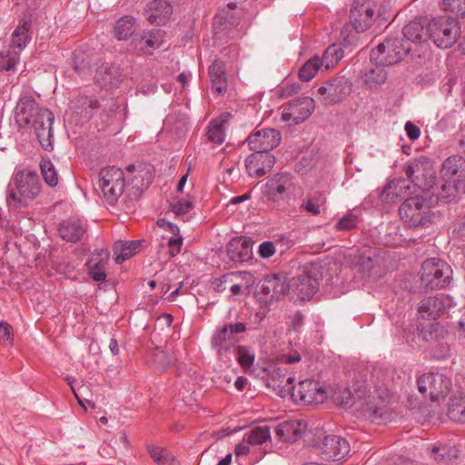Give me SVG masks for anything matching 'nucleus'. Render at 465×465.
<instances>
[{"label":"nucleus","mask_w":465,"mask_h":465,"mask_svg":"<svg viewBox=\"0 0 465 465\" xmlns=\"http://www.w3.org/2000/svg\"><path fill=\"white\" fill-rule=\"evenodd\" d=\"M149 454L151 458L158 463H163L166 460V458L163 456L164 450L160 447H149L148 449Z\"/></svg>","instance_id":"62"},{"label":"nucleus","mask_w":465,"mask_h":465,"mask_svg":"<svg viewBox=\"0 0 465 465\" xmlns=\"http://www.w3.org/2000/svg\"><path fill=\"white\" fill-rule=\"evenodd\" d=\"M97 83L104 88L117 87L124 80V74L119 66L112 64L102 68L96 75Z\"/></svg>","instance_id":"34"},{"label":"nucleus","mask_w":465,"mask_h":465,"mask_svg":"<svg viewBox=\"0 0 465 465\" xmlns=\"http://www.w3.org/2000/svg\"><path fill=\"white\" fill-rule=\"evenodd\" d=\"M386 79L387 71L384 69V66L381 65H378L374 69L369 70L364 76L365 84L371 88L382 84L385 83Z\"/></svg>","instance_id":"49"},{"label":"nucleus","mask_w":465,"mask_h":465,"mask_svg":"<svg viewBox=\"0 0 465 465\" xmlns=\"http://www.w3.org/2000/svg\"><path fill=\"white\" fill-rule=\"evenodd\" d=\"M57 230L60 237L68 242L82 241L87 231L80 219L73 217L62 221Z\"/></svg>","instance_id":"25"},{"label":"nucleus","mask_w":465,"mask_h":465,"mask_svg":"<svg viewBox=\"0 0 465 465\" xmlns=\"http://www.w3.org/2000/svg\"><path fill=\"white\" fill-rule=\"evenodd\" d=\"M405 131H406L407 136L411 141H415L420 135V128L417 125H415L414 124H412L411 122H407L405 124Z\"/></svg>","instance_id":"63"},{"label":"nucleus","mask_w":465,"mask_h":465,"mask_svg":"<svg viewBox=\"0 0 465 465\" xmlns=\"http://www.w3.org/2000/svg\"><path fill=\"white\" fill-rule=\"evenodd\" d=\"M167 244L169 247L170 256L174 257L181 252V247L183 244V237L182 236L171 237L168 240Z\"/></svg>","instance_id":"59"},{"label":"nucleus","mask_w":465,"mask_h":465,"mask_svg":"<svg viewBox=\"0 0 465 465\" xmlns=\"http://www.w3.org/2000/svg\"><path fill=\"white\" fill-rule=\"evenodd\" d=\"M281 133L273 128H265L250 134L247 143L253 152H270L281 143Z\"/></svg>","instance_id":"18"},{"label":"nucleus","mask_w":465,"mask_h":465,"mask_svg":"<svg viewBox=\"0 0 465 465\" xmlns=\"http://www.w3.org/2000/svg\"><path fill=\"white\" fill-rule=\"evenodd\" d=\"M442 180L465 183V158L459 155L448 157L440 169Z\"/></svg>","instance_id":"24"},{"label":"nucleus","mask_w":465,"mask_h":465,"mask_svg":"<svg viewBox=\"0 0 465 465\" xmlns=\"http://www.w3.org/2000/svg\"><path fill=\"white\" fill-rule=\"evenodd\" d=\"M193 207V203L191 201L181 199L172 204V211L176 215H184L192 211Z\"/></svg>","instance_id":"58"},{"label":"nucleus","mask_w":465,"mask_h":465,"mask_svg":"<svg viewBox=\"0 0 465 465\" xmlns=\"http://www.w3.org/2000/svg\"><path fill=\"white\" fill-rule=\"evenodd\" d=\"M302 193V189L297 183L296 178L290 173H277L271 176L263 191L268 202L277 204L289 215L296 212V200Z\"/></svg>","instance_id":"2"},{"label":"nucleus","mask_w":465,"mask_h":465,"mask_svg":"<svg viewBox=\"0 0 465 465\" xmlns=\"http://www.w3.org/2000/svg\"><path fill=\"white\" fill-rule=\"evenodd\" d=\"M404 173L409 181L421 191L430 192L436 186V171L428 157L420 156L410 161L404 167Z\"/></svg>","instance_id":"8"},{"label":"nucleus","mask_w":465,"mask_h":465,"mask_svg":"<svg viewBox=\"0 0 465 465\" xmlns=\"http://www.w3.org/2000/svg\"><path fill=\"white\" fill-rule=\"evenodd\" d=\"M451 274L450 266L442 260L426 259L420 269V282L426 290L444 289L450 284Z\"/></svg>","instance_id":"6"},{"label":"nucleus","mask_w":465,"mask_h":465,"mask_svg":"<svg viewBox=\"0 0 465 465\" xmlns=\"http://www.w3.org/2000/svg\"><path fill=\"white\" fill-rule=\"evenodd\" d=\"M343 50L338 45H330L324 52L321 61L326 64V68L333 66L343 57Z\"/></svg>","instance_id":"53"},{"label":"nucleus","mask_w":465,"mask_h":465,"mask_svg":"<svg viewBox=\"0 0 465 465\" xmlns=\"http://www.w3.org/2000/svg\"><path fill=\"white\" fill-rule=\"evenodd\" d=\"M173 14V6L168 0L150 1L144 8L147 21L152 25H164Z\"/></svg>","instance_id":"22"},{"label":"nucleus","mask_w":465,"mask_h":465,"mask_svg":"<svg viewBox=\"0 0 465 465\" xmlns=\"http://www.w3.org/2000/svg\"><path fill=\"white\" fill-rule=\"evenodd\" d=\"M71 108L84 119H90L94 114V110L100 107L97 99L91 96H77L71 101Z\"/></svg>","instance_id":"37"},{"label":"nucleus","mask_w":465,"mask_h":465,"mask_svg":"<svg viewBox=\"0 0 465 465\" xmlns=\"http://www.w3.org/2000/svg\"><path fill=\"white\" fill-rule=\"evenodd\" d=\"M301 85L297 83L290 84L286 83L282 87V95L291 96L298 93Z\"/></svg>","instance_id":"64"},{"label":"nucleus","mask_w":465,"mask_h":465,"mask_svg":"<svg viewBox=\"0 0 465 465\" xmlns=\"http://www.w3.org/2000/svg\"><path fill=\"white\" fill-rule=\"evenodd\" d=\"M252 243L251 238L245 236L232 239L226 247L229 259L234 262L249 261L252 256Z\"/></svg>","instance_id":"21"},{"label":"nucleus","mask_w":465,"mask_h":465,"mask_svg":"<svg viewBox=\"0 0 465 465\" xmlns=\"http://www.w3.org/2000/svg\"><path fill=\"white\" fill-rule=\"evenodd\" d=\"M307 430V423L301 420H285L277 425V437L285 442H296Z\"/></svg>","instance_id":"23"},{"label":"nucleus","mask_w":465,"mask_h":465,"mask_svg":"<svg viewBox=\"0 0 465 465\" xmlns=\"http://www.w3.org/2000/svg\"><path fill=\"white\" fill-rule=\"evenodd\" d=\"M275 253V246L272 242H263L259 246V254L262 258H270Z\"/></svg>","instance_id":"61"},{"label":"nucleus","mask_w":465,"mask_h":465,"mask_svg":"<svg viewBox=\"0 0 465 465\" xmlns=\"http://www.w3.org/2000/svg\"><path fill=\"white\" fill-rule=\"evenodd\" d=\"M30 29V22L24 21L22 24L18 25L12 34V46L18 49L25 48L31 39Z\"/></svg>","instance_id":"42"},{"label":"nucleus","mask_w":465,"mask_h":465,"mask_svg":"<svg viewBox=\"0 0 465 465\" xmlns=\"http://www.w3.org/2000/svg\"><path fill=\"white\" fill-rule=\"evenodd\" d=\"M448 335V331L439 322L430 323L421 331V336L425 341H439Z\"/></svg>","instance_id":"48"},{"label":"nucleus","mask_w":465,"mask_h":465,"mask_svg":"<svg viewBox=\"0 0 465 465\" xmlns=\"http://www.w3.org/2000/svg\"><path fill=\"white\" fill-rule=\"evenodd\" d=\"M135 20L132 15H124L119 18L114 25V37L121 41L134 36Z\"/></svg>","instance_id":"41"},{"label":"nucleus","mask_w":465,"mask_h":465,"mask_svg":"<svg viewBox=\"0 0 465 465\" xmlns=\"http://www.w3.org/2000/svg\"><path fill=\"white\" fill-rule=\"evenodd\" d=\"M271 438L267 426H257L245 434V440L250 445H262Z\"/></svg>","instance_id":"44"},{"label":"nucleus","mask_w":465,"mask_h":465,"mask_svg":"<svg viewBox=\"0 0 465 465\" xmlns=\"http://www.w3.org/2000/svg\"><path fill=\"white\" fill-rule=\"evenodd\" d=\"M377 18L376 5L370 0H355L350 10V23L357 33L367 31Z\"/></svg>","instance_id":"16"},{"label":"nucleus","mask_w":465,"mask_h":465,"mask_svg":"<svg viewBox=\"0 0 465 465\" xmlns=\"http://www.w3.org/2000/svg\"><path fill=\"white\" fill-rule=\"evenodd\" d=\"M236 360L238 363L244 369H250L255 359V355L253 352L250 351V349L246 346L240 345L236 347Z\"/></svg>","instance_id":"54"},{"label":"nucleus","mask_w":465,"mask_h":465,"mask_svg":"<svg viewBox=\"0 0 465 465\" xmlns=\"http://www.w3.org/2000/svg\"><path fill=\"white\" fill-rule=\"evenodd\" d=\"M236 277V273L230 272L223 274V276L216 278L213 281L212 284L213 286V289L217 292H223L226 290V285L228 283H232L234 278Z\"/></svg>","instance_id":"57"},{"label":"nucleus","mask_w":465,"mask_h":465,"mask_svg":"<svg viewBox=\"0 0 465 465\" xmlns=\"http://www.w3.org/2000/svg\"><path fill=\"white\" fill-rule=\"evenodd\" d=\"M333 401L342 408H351L355 404V398L349 388H341L334 391Z\"/></svg>","instance_id":"52"},{"label":"nucleus","mask_w":465,"mask_h":465,"mask_svg":"<svg viewBox=\"0 0 465 465\" xmlns=\"http://www.w3.org/2000/svg\"><path fill=\"white\" fill-rule=\"evenodd\" d=\"M429 208L421 197L407 198L399 208L401 219L410 227L427 226L430 223L428 218Z\"/></svg>","instance_id":"13"},{"label":"nucleus","mask_w":465,"mask_h":465,"mask_svg":"<svg viewBox=\"0 0 465 465\" xmlns=\"http://www.w3.org/2000/svg\"><path fill=\"white\" fill-rule=\"evenodd\" d=\"M465 193V183L464 182H454L442 180L440 188H437V192H432V194H436L439 202L444 203H450L461 193Z\"/></svg>","instance_id":"31"},{"label":"nucleus","mask_w":465,"mask_h":465,"mask_svg":"<svg viewBox=\"0 0 465 465\" xmlns=\"http://www.w3.org/2000/svg\"><path fill=\"white\" fill-rule=\"evenodd\" d=\"M361 411L362 415L372 422L380 423L381 421L382 412L381 408L367 402L365 407H361Z\"/></svg>","instance_id":"56"},{"label":"nucleus","mask_w":465,"mask_h":465,"mask_svg":"<svg viewBox=\"0 0 465 465\" xmlns=\"http://www.w3.org/2000/svg\"><path fill=\"white\" fill-rule=\"evenodd\" d=\"M247 330L243 322H230L218 328L212 337V346L217 354L227 352L235 343L240 341L239 335Z\"/></svg>","instance_id":"15"},{"label":"nucleus","mask_w":465,"mask_h":465,"mask_svg":"<svg viewBox=\"0 0 465 465\" xmlns=\"http://www.w3.org/2000/svg\"><path fill=\"white\" fill-rule=\"evenodd\" d=\"M446 309L445 302L437 296L423 298L418 307V313L422 319L436 320Z\"/></svg>","instance_id":"27"},{"label":"nucleus","mask_w":465,"mask_h":465,"mask_svg":"<svg viewBox=\"0 0 465 465\" xmlns=\"http://www.w3.org/2000/svg\"><path fill=\"white\" fill-rule=\"evenodd\" d=\"M209 76L212 90L219 94H223L227 91V74L224 62L219 59L214 60L209 67Z\"/></svg>","instance_id":"28"},{"label":"nucleus","mask_w":465,"mask_h":465,"mask_svg":"<svg viewBox=\"0 0 465 465\" xmlns=\"http://www.w3.org/2000/svg\"><path fill=\"white\" fill-rule=\"evenodd\" d=\"M206 134L210 142L217 144L223 143L225 138L223 123L217 120L212 121L208 126Z\"/></svg>","instance_id":"50"},{"label":"nucleus","mask_w":465,"mask_h":465,"mask_svg":"<svg viewBox=\"0 0 465 465\" xmlns=\"http://www.w3.org/2000/svg\"><path fill=\"white\" fill-rule=\"evenodd\" d=\"M403 38H386L371 52V61L377 65L389 66L400 63L411 51Z\"/></svg>","instance_id":"5"},{"label":"nucleus","mask_w":465,"mask_h":465,"mask_svg":"<svg viewBox=\"0 0 465 465\" xmlns=\"http://www.w3.org/2000/svg\"><path fill=\"white\" fill-rule=\"evenodd\" d=\"M447 415L454 422L465 423V395L450 399Z\"/></svg>","instance_id":"40"},{"label":"nucleus","mask_w":465,"mask_h":465,"mask_svg":"<svg viewBox=\"0 0 465 465\" xmlns=\"http://www.w3.org/2000/svg\"><path fill=\"white\" fill-rule=\"evenodd\" d=\"M417 385L424 398H430V401H436L444 399L449 394L451 381L444 374L429 372L418 379Z\"/></svg>","instance_id":"12"},{"label":"nucleus","mask_w":465,"mask_h":465,"mask_svg":"<svg viewBox=\"0 0 465 465\" xmlns=\"http://www.w3.org/2000/svg\"><path fill=\"white\" fill-rule=\"evenodd\" d=\"M322 268L320 263H310L302 274L292 279V286L299 299L310 300L317 292L323 277Z\"/></svg>","instance_id":"11"},{"label":"nucleus","mask_w":465,"mask_h":465,"mask_svg":"<svg viewBox=\"0 0 465 465\" xmlns=\"http://www.w3.org/2000/svg\"><path fill=\"white\" fill-rule=\"evenodd\" d=\"M351 89V80L343 74H337L322 83L317 95L324 105H333L345 100Z\"/></svg>","instance_id":"10"},{"label":"nucleus","mask_w":465,"mask_h":465,"mask_svg":"<svg viewBox=\"0 0 465 465\" xmlns=\"http://www.w3.org/2000/svg\"><path fill=\"white\" fill-rule=\"evenodd\" d=\"M20 60V54L15 50L0 52V72H15Z\"/></svg>","instance_id":"43"},{"label":"nucleus","mask_w":465,"mask_h":465,"mask_svg":"<svg viewBox=\"0 0 465 465\" xmlns=\"http://www.w3.org/2000/svg\"><path fill=\"white\" fill-rule=\"evenodd\" d=\"M311 445L323 460L338 461L350 452L348 441L338 435H330L322 429H316L310 440Z\"/></svg>","instance_id":"4"},{"label":"nucleus","mask_w":465,"mask_h":465,"mask_svg":"<svg viewBox=\"0 0 465 465\" xmlns=\"http://www.w3.org/2000/svg\"><path fill=\"white\" fill-rule=\"evenodd\" d=\"M290 394L292 399L304 404L321 403L326 398V392L318 381L307 379L292 386Z\"/></svg>","instance_id":"17"},{"label":"nucleus","mask_w":465,"mask_h":465,"mask_svg":"<svg viewBox=\"0 0 465 465\" xmlns=\"http://www.w3.org/2000/svg\"><path fill=\"white\" fill-rule=\"evenodd\" d=\"M323 64L318 56L309 59L300 69L299 77L302 82L312 80L317 74L320 67Z\"/></svg>","instance_id":"45"},{"label":"nucleus","mask_w":465,"mask_h":465,"mask_svg":"<svg viewBox=\"0 0 465 465\" xmlns=\"http://www.w3.org/2000/svg\"><path fill=\"white\" fill-rule=\"evenodd\" d=\"M257 295L259 301L265 304H271L273 301L282 298L290 289L284 276L269 274L264 276L258 284Z\"/></svg>","instance_id":"14"},{"label":"nucleus","mask_w":465,"mask_h":465,"mask_svg":"<svg viewBox=\"0 0 465 465\" xmlns=\"http://www.w3.org/2000/svg\"><path fill=\"white\" fill-rule=\"evenodd\" d=\"M144 241H119L115 242L114 252L116 255L115 262L121 264L124 261L130 259L135 253L140 252Z\"/></svg>","instance_id":"36"},{"label":"nucleus","mask_w":465,"mask_h":465,"mask_svg":"<svg viewBox=\"0 0 465 465\" xmlns=\"http://www.w3.org/2000/svg\"><path fill=\"white\" fill-rule=\"evenodd\" d=\"M275 164V157L268 152H254L245 160V168L252 177H262Z\"/></svg>","instance_id":"20"},{"label":"nucleus","mask_w":465,"mask_h":465,"mask_svg":"<svg viewBox=\"0 0 465 465\" xmlns=\"http://www.w3.org/2000/svg\"><path fill=\"white\" fill-rule=\"evenodd\" d=\"M325 203V197L322 194L318 193L308 197V199L302 203L300 208L314 216H317L322 213V207Z\"/></svg>","instance_id":"46"},{"label":"nucleus","mask_w":465,"mask_h":465,"mask_svg":"<svg viewBox=\"0 0 465 465\" xmlns=\"http://www.w3.org/2000/svg\"><path fill=\"white\" fill-rule=\"evenodd\" d=\"M126 170L129 173H136L132 182L134 187L141 191L147 189L153 180V174L150 167L130 164L126 167Z\"/></svg>","instance_id":"38"},{"label":"nucleus","mask_w":465,"mask_h":465,"mask_svg":"<svg viewBox=\"0 0 465 465\" xmlns=\"http://www.w3.org/2000/svg\"><path fill=\"white\" fill-rule=\"evenodd\" d=\"M409 188V181L405 179L391 180L383 187L380 198L386 203H396L402 198Z\"/></svg>","instance_id":"29"},{"label":"nucleus","mask_w":465,"mask_h":465,"mask_svg":"<svg viewBox=\"0 0 465 465\" xmlns=\"http://www.w3.org/2000/svg\"><path fill=\"white\" fill-rule=\"evenodd\" d=\"M381 258L376 249H368L357 258V266L363 273H371L381 266Z\"/></svg>","instance_id":"39"},{"label":"nucleus","mask_w":465,"mask_h":465,"mask_svg":"<svg viewBox=\"0 0 465 465\" xmlns=\"http://www.w3.org/2000/svg\"><path fill=\"white\" fill-rule=\"evenodd\" d=\"M287 372V368L285 366L274 368L271 371L270 378L268 380V386L272 387L274 390L278 388L281 395L290 393L292 388L294 378L288 375Z\"/></svg>","instance_id":"30"},{"label":"nucleus","mask_w":465,"mask_h":465,"mask_svg":"<svg viewBox=\"0 0 465 465\" xmlns=\"http://www.w3.org/2000/svg\"><path fill=\"white\" fill-rule=\"evenodd\" d=\"M405 41L422 42L429 38L428 23L426 20H412L402 29Z\"/></svg>","instance_id":"32"},{"label":"nucleus","mask_w":465,"mask_h":465,"mask_svg":"<svg viewBox=\"0 0 465 465\" xmlns=\"http://www.w3.org/2000/svg\"><path fill=\"white\" fill-rule=\"evenodd\" d=\"M442 8L457 16L465 17V0H443Z\"/></svg>","instance_id":"55"},{"label":"nucleus","mask_w":465,"mask_h":465,"mask_svg":"<svg viewBox=\"0 0 465 465\" xmlns=\"http://www.w3.org/2000/svg\"><path fill=\"white\" fill-rule=\"evenodd\" d=\"M42 183L35 172L19 170L15 172L8 185L6 203L9 208L27 207L41 193Z\"/></svg>","instance_id":"3"},{"label":"nucleus","mask_w":465,"mask_h":465,"mask_svg":"<svg viewBox=\"0 0 465 465\" xmlns=\"http://www.w3.org/2000/svg\"><path fill=\"white\" fill-rule=\"evenodd\" d=\"M361 218L352 211H349L339 222L335 224L337 231H351L358 227L361 223Z\"/></svg>","instance_id":"51"},{"label":"nucleus","mask_w":465,"mask_h":465,"mask_svg":"<svg viewBox=\"0 0 465 465\" xmlns=\"http://www.w3.org/2000/svg\"><path fill=\"white\" fill-rule=\"evenodd\" d=\"M98 187L107 203L114 205L122 196L125 187L124 173L122 169L108 166L100 171Z\"/></svg>","instance_id":"9"},{"label":"nucleus","mask_w":465,"mask_h":465,"mask_svg":"<svg viewBox=\"0 0 465 465\" xmlns=\"http://www.w3.org/2000/svg\"><path fill=\"white\" fill-rule=\"evenodd\" d=\"M0 333L8 345H13L14 335L12 332V326L6 322H0Z\"/></svg>","instance_id":"60"},{"label":"nucleus","mask_w":465,"mask_h":465,"mask_svg":"<svg viewBox=\"0 0 465 465\" xmlns=\"http://www.w3.org/2000/svg\"><path fill=\"white\" fill-rule=\"evenodd\" d=\"M54 114L39 106L32 95H23L19 98L15 111V121L21 129L34 130L42 148L53 150L52 124Z\"/></svg>","instance_id":"1"},{"label":"nucleus","mask_w":465,"mask_h":465,"mask_svg":"<svg viewBox=\"0 0 465 465\" xmlns=\"http://www.w3.org/2000/svg\"><path fill=\"white\" fill-rule=\"evenodd\" d=\"M314 110V100L311 97L293 99L289 103L290 114L294 116L296 123L308 118Z\"/></svg>","instance_id":"35"},{"label":"nucleus","mask_w":465,"mask_h":465,"mask_svg":"<svg viewBox=\"0 0 465 465\" xmlns=\"http://www.w3.org/2000/svg\"><path fill=\"white\" fill-rule=\"evenodd\" d=\"M429 38L439 48H450L460 33L458 21L450 16H439L428 22Z\"/></svg>","instance_id":"7"},{"label":"nucleus","mask_w":465,"mask_h":465,"mask_svg":"<svg viewBox=\"0 0 465 465\" xmlns=\"http://www.w3.org/2000/svg\"><path fill=\"white\" fill-rule=\"evenodd\" d=\"M237 7V4L231 2L226 7H223L218 11L213 17V32L214 35L221 34L223 30L228 29L231 26L236 25L235 17L230 13L231 10H234Z\"/></svg>","instance_id":"33"},{"label":"nucleus","mask_w":465,"mask_h":465,"mask_svg":"<svg viewBox=\"0 0 465 465\" xmlns=\"http://www.w3.org/2000/svg\"><path fill=\"white\" fill-rule=\"evenodd\" d=\"M163 42V33L159 29L143 32L132 37L131 46L138 54H151Z\"/></svg>","instance_id":"19"},{"label":"nucleus","mask_w":465,"mask_h":465,"mask_svg":"<svg viewBox=\"0 0 465 465\" xmlns=\"http://www.w3.org/2000/svg\"><path fill=\"white\" fill-rule=\"evenodd\" d=\"M109 261V252L105 249L96 250L86 262L90 277L94 282H102L106 278L105 268Z\"/></svg>","instance_id":"26"},{"label":"nucleus","mask_w":465,"mask_h":465,"mask_svg":"<svg viewBox=\"0 0 465 465\" xmlns=\"http://www.w3.org/2000/svg\"><path fill=\"white\" fill-rule=\"evenodd\" d=\"M40 169L46 184L54 187L58 183V175L55 168L49 158H43L40 162Z\"/></svg>","instance_id":"47"}]
</instances>
